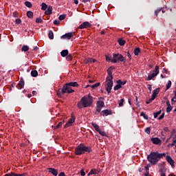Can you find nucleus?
Wrapping results in <instances>:
<instances>
[{
    "label": "nucleus",
    "instance_id": "obj_53",
    "mask_svg": "<svg viewBox=\"0 0 176 176\" xmlns=\"http://www.w3.org/2000/svg\"><path fill=\"white\" fill-rule=\"evenodd\" d=\"M17 14H19V13H17V11H15L13 12L12 16L13 17L17 18Z\"/></svg>",
    "mask_w": 176,
    "mask_h": 176
},
{
    "label": "nucleus",
    "instance_id": "obj_59",
    "mask_svg": "<svg viewBox=\"0 0 176 176\" xmlns=\"http://www.w3.org/2000/svg\"><path fill=\"white\" fill-rule=\"evenodd\" d=\"M175 144H176V140H173V143L169 145H170L171 146H174V145H175Z\"/></svg>",
    "mask_w": 176,
    "mask_h": 176
},
{
    "label": "nucleus",
    "instance_id": "obj_55",
    "mask_svg": "<svg viewBox=\"0 0 176 176\" xmlns=\"http://www.w3.org/2000/svg\"><path fill=\"white\" fill-rule=\"evenodd\" d=\"M80 175L82 176L86 175V173H85V170H83V169L80 170Z\"/></svg>",
    "mask_w": 176,
    "mask_h": 176
},
{
    "label": "nucleus",
    "instance_id": "obj_3",
    "mask_svg": "<svg viewBox=\"0 0 176 176\" xmlns=\"http://www.w3.org/2000/svg\"><path fill=\"white\" fill-rule=\"evenodd\" d=\"M72 87H79V84H78L76 82H70L66 83L63 85L61 89V94H65V93H67V94H71V93H74L75 91L72 89Z\"/></svg>",
    "mask_w": 176,
    "mask_h": 176
},
{
    "label": "nucleus",
    "instance_id": "obj_34",
    "mask_svg": "<svg viewBox=\"0 0 176 176\" xmlns=\"http://www.w3.org/2000/svg\"><path fill=\"white\" fill-rule=\"evenodd\" d=\"M93 61V58H86L84 60V64H89V63H91Z\"/></svg>",
    "mask_w": 176,
    "mask_h": 176
},
{
    "label": "nucleus",
    "instance_id": "obj_62",
    "mask_svg": "<svg viewBox=\"0 0 176 176\" xmlns=\"http://www.w3.org/2000/svg\"><path fill=\"white\" fill-rule=\"evenodd\" d=\"M58 176H66L64 172H61L59 173Z\"/></svg>",
    "mask_w": 176,
    "mask_h": 176
},
{
    "label": "nucleus",
    "instance_id": "obj_15",
    "mask_svg": "<svg viewBox=\"0 0 176 176\" xmlns=\"http://www.w3.org/2000/svg\"><path fill=\"white\" fill-rule=\"evenodd\" d=\"M52 13H53V7L50 6L47 7V9L45 10V14L47 15H50Z\"/></svg>",
    "mask_w": 176,
    "mask_h": 176
},
{
    "label": "nucleus",
    "instance_id": "obj_18",
    "mask_svg": "<svg viewBox=\"0 0 176 176\" xmlns=\"http://www.w3.org/2000/svg\"><path fill=\"white\" fill-rule=\"evenodd\" d=\"M25 175H26L25 173L17 174L14 173H10L6 174L4 176H25Z\"/></svg>",
    "mask_w": 176,
    "mask_h": 176
},
{
    "label": "nucleus",
    "instance_id": "obj_38",
    "mask_svg": "<svg viewBox=\"0 0 176 176\" xmlns=\"http://www.w3.org/2000/svg\"><path fill=\"white\" fill-rule=\"evenodd\" d=\"M25 5L27 6V8H32V3H31L30 1H25Z\"/></svg>",
    "mask_w": 176,
    "mask_h": 176
},
{
    "label": "nucleus",
    "instance_id": "obj_40",
    "mask_svg": "<svg viewBox=\"0 0 176 176\" xmlns=\"http://www.w3.org/2000/svg\"><path fill=\"white\" fill-rule=\"evenodd\" d=\"M171 85H172L171 80H168V83L166 85V90H168V89H170V87H171Z\"/></svg>",
    "mask_w": 176,
    "mask_h": 176
},
{
    "label": "nucleus",
    "instance_id": "obj_37",
    "mask_svg": "<svg viewBox=\"0 0 176 176\" xmlns=\"http://www.w3.org/2000/svg\"><path fill=\"white\" fill-rule=\"evenodd\" d=\"M63 122L64 121L58 122V124L56 126H54V129H60V127L63 126Z\"/></svg>",
    "mask_w": 176,
    "mask_h": 176
},
{
    "label": "nucleus",
    "instance_id": "obj_16",
    "mask_svg": "<svg viewBox=\"0 0 176 176\" xmlns=\"http://www.w3.org/2000/svg\"><path fill=\"white\" fill-rule=\"evenodd\" d=\"M108 115H111V110H103L100 112L101 116H108Z\"/></svg>",
    "mask_w": 176,
    "mask_h": 176
},
{
    "label": "nucleus",
    "instance_id": "obj_50",
    "mask_svg": "<svg viewBox=\"0 0 176 176\" xmlns=\"http://www.w3.org/2000/svg\"><path fill=\"white\" fill-rule=\"evenodd\" d=\"M54 24L55 25H58V24H60V21L56 19L55 21H54Z\"/></svg>",
    "mask_w": 176,
    "mask_h": 176
},
{
    "label": "nucleus",
    "instance_id": "obj_26",
    "mask_svg": "<svg viewBox=\"0 0 176 176\" xmlns=\"http://www.w3.org/2000/svg\"><path fill=\"white\" fill-rule=\"evenodd\" d=\"M96 107H104V102L101 100H98L96 103Z\"/></svg>",
    "mask_w": 176,
    "mask_h": 176
},
{
    "label": "nucleus",
    "instance_id": "obj_20",
    "mask_svg": "<svg viewBox=\"0 0 176 176\" xmlns=\"http://www.w3.org/2000/svg\"><path fill=\"white\" fill-rule=\"evenodd\" d=\"M68 50H64L60 52V55L62 56V57H67L68 55Z\"/></svg>",
    "mask_w": 176,
    "mask_h": 176
},
{
    "label": "nucleus",
    "instance_id": "obj_47",
    "mask_svg": "<svg viewBox=\"0 0 176 176\" xmlns=\"http://www.w3.org/2000/svg\"><path fill=\"white\" fill-rule=\"evenodd\" d=\"M160 176H166V173L164 172V170H163L162 168L160 170Z\"/></svg>",
    "mask_w": 176,
    "mask_h": 176
},
{
    "label": "nucleus",
    "instance_id": "obj_9",
    "mask_svg": "<svg viewBox=\"0 0 176 176\" xmlns=\"http://www.w3.org/2000/svg\"><path fill=\"white\" fill-rule=\"evenodd\" d=\"M166 161L168 162V163H169V164H170L172 168H174V167H175V162L174 160H173V158H171V156L170 155H167L166 157Z\"/></svg>",
    "mask_w": 176,
    "mask_h": 176
},
{
    "label": "nucleus",
    "instance_id": "obj_1",
    "mask_svg": "<svg viewBox=\"0 0 176 176\" xmlns=\"http://www.w3.org/2000/svg\"><path fill=\"white\" fill-rule=\"evenodd\" d=\"M166 157V153H160L157 152H151L148 156H147V160L152 164L153 166H155V164H157L159 162V160L162 159V157Z\"/></svg>",
    "mask_w": 176,
    "mask_h": 176
},
{
    "label": "nucleus",
    "instance_id": "obj_17",
    "mask_svg": "<svg viewBox=\"0 0 176 176\" xmlns=\"http://www.w3.org/2000/svg\"><path fill=\"white\" fill-rule=\"evenodd\" d=\"M122 80H118L117 81V85L114 87V90H119V89H122Z\"/></svg>",
    "mask_w": 176,
    "mask_h": 176
},
{
    "label": "nucleus",
    "instance_id": "obj_54",
    "mask_svg": "<svg viewBox=\"0 0 176 176\" xmlns=\"http://www.w3.org/2000/svg\"><path fill=\"white\" fill-rule=\"evenodd\" d=\"M171 102H172V104H174V102H176V96H174V97L171 99Z\"/></svg>",
    "mask_w": 176,
    "mask_h": 176
},
{
    "label": "nucleus",
    "instance_id": "obj_27",
    "mask_svg": "<svg viewBox=\"0 0 176 176\" xmlns=\"http://www.w3.org/2000/svg\"><path fill=\"white\" fill-rule=\"evenodd\" d=\"M102 109V107H100L98 106H96V109L95 111V115H98V113H100V112H101V110Z\"/></svg>",
    "mask_w": 176,
    "mask_h": 176
},
{
    "label": "nucleus",
    "instance_id": "obj_25",
    "mask_svg": "<svg viewBox=\"0 0 176 176\" xmlns=\"http://www.w3.org/2000/svg\"><path fill=\"white\" fill-rule=\"evenodd\" d=\"M140 53H141V50L140 49V47H136L134 50V54H135V56H138V54H140Z\"/></svg>",
    "mask_w": 176,
    "mask_h": 176
},
{
    "label": "nucleus",
    "instance_id": "obj_31",
    "mask_svg": "<svg viewBox=\"0 0 176 176\" xmlns=\"http://www.w3.org/2000/svg\"><path fill=\"white\" fill-rule=\"evenodd\" d=\"M47 8V5L45 3H41V10H46Z\"/></svg>",
    "mask_w": 176,
    "mask_h": 176
},
{
    "label": "nucleus",
    "instance_id": "obj_52",
    "mask_svg": "<svg viewBox=\"0 0 176 176\" xmlns=\"http://www.w3.org/2000/svg\"><path fill=\"white\" fill-rule=\"evenodd\" d=\"M164 113H163L159 118L158 120H162V119H164Z\"/></svg>",
    "mask_w": 176,
    "mask_h": 176
},
{
    "label": "nucleus",
    "instance_id": "obj_21",
    "mask_svg": "<svg viewBox=\"0 0 176 176\" xmlns=\"http://www.w3.org/2000/svg\"><path fill=\"white\" fill-rule=\"evenodd\" d=\"M160 68L158 65H156L154 70H153V74H157V75H159Z\"/></svg>",
    "mask_w": 176,
    "mask_h": 176
},
{
    "label": "nucleus",
    "instance_id": "obj_14",
    "mask_svg": "<svg viewBox=\"0 0 176 176\" xmlns=\"http://www.w3.org/2000/svg\"><path fill=\"white\" fill-rule=\"evenodd\" d=\"M16 89H19V90H21V89H24V80L23 79L20 80L18 85H16Z\"/></svg>",
    "mask_w": 176,
    "mask_h": 176
},
{
    "label": "nucleus",
    "instance_id": "obj_46",
    "mask_svg": "<svg viewBox=\"0 0 176 176\" xmlns=\"http://www.w3.org/2000/svg\"><path fill=\"white\" fill-rule=\"evenodd\" d=\"M161 12H162V8L157 9V10L155 12V15L157 17V15H158L159 13H160Z\"/></svg>",
    "mask_w": 176,
    "mask_h": 176
},
{
    "label": "nucleus",
    "instance_id": "obj_58",
    "mask_svg": "<svg viewBox=\"0 0 176 176\" xmlns=\"http://www.w3.org/2000/svg\"><path fill=\"white\" fill-rule=\"evenodd\" d=\"M57 96L59 98H61V92H60V90L57 91Z\"/></svg>",
    "mask_w": 176,
    "mask_h": 176
},
{
    "label": "nucleus",
    "instance_id": "obj_63",
    "mask_svg": "<svg viewBox=\"0 0 176 176\" xmlns=\"http://www.w3.org/2000/svg\"><path fill=\"white\" fill-rule=\"evenodd\" d=\"M166 106L167 107H171V104H170V101H166Z\"/></svg>",
    "mask_w": 176,
    "mask_h": 176
},
{
    "label": "nucleus",
    "instance_id": "obj_32",
    "mask_svg": "<svg viewBox=\"0 0 176 176\" xmlns=\"http://www.w3.org/2000/svg\"><path fill=\"white\" fill-rule=\"evenodd\" d=\"M22 52H28L30 50V47L28 45H24L21 48Z\"/></svg>",
    "mask_w": 176,
    "mask_h": 176
},
{
    "label": "nucleus",
    "instance_id": "obj_7",
    "mask_svg": "<svg viewBox=\"0 0 176 176\" xmlns=\"http://www.w3.org/2000/svg\"><path fill=\"white\" fill-rule=\"evenodd\" d=\"M90 27H91V23L87 21H85V22H83L81 25H80L78 26V28L80 30H83V28H90Z\"/></svg>",
    "mask_w": 176,
    "mask_h": 176
},
{
    "label": "nucleus",
    "instance_id": "obj_45",
    "mask_svg": "<svg viewBox=\"0 0 176 176\" xmlns=\"http://www.w3.org/2000/svg\"><path fill=\"white\" fill-rule=\"evenodd\" d=\"M170 111H173V106L167 107V108H166L167 113H170Z\"/></svg>",
    "mask_w": 176,
    "mask_h": 176
},
{
    "label": "nucleus",
    "instance_id": "obj_4",
    "mask_svg": "<svg viewBox=\"0 0 176 176\" xmlns=\"http://www.w3.org/2000/svg\"><path fill=\"white\" fill-rule=\"evenodd\" d=\"M85 152H91V147L90 146H86L83 144H80L78 145L75 150V155H83Z\"/></svg>",
    "mask_w": 176,
    "mask_h": 176
},
{
    "label": "nucleus",
    "instance_id": "obj_41",
    "mask_svg": "<svg viewBox=\"0 0 176 176\" xmlns=\"http://www.w3.org/2000/svg\"><path fill=\"white\" fill-rule=\"evenodd\" d=\"M98 86H100V82H97L95 85H91V89H97Z\"/></svg>",
    "mask_w": 176,
    "mask_h": 176
},
{
    "label": "nucleus",
    "instance_id": "obj_10",
    "mask_svg": "<svg viewBox=\"0 0 176 176\" xmlns=\"http://www.w3.org/2000/svg\"><path fill=\"white\" fill-rule=\"evenodd\" d=\"M75 122V118L72 117V118H70L67 122L65 124V129H67L68 127H71V126H72V123Z\"/></svg>",
    "mask_w": 176,
    "mask_h": 176
},
{
    "label": "nucleus",
    "instance_id": "obj_30",
    "mask_svg": "<svg viewBox=\"0 0 176 176\" xmlns=\"http://www.w3.org/2000/svg\"><path fill=\"white\" fill-rule=\"evenodd\" d=\"M48 36L50 39H54V34H53V31L50 30L49 32Z\"/></svg>",
    "mask_w": 176,
    "mask_h": 176
},
{
    "label": "nucleus",
    "instance_id": "obj_11",
    "mask_svg": "<svg viewBox=\"0 0 176 176\" xmlns=\"http://www.w3.org/2000/svg\"><path fill=\"white\" fill-rule=\"evenodd\" d=\"M48 172L52 174V175L57 176L58 175V169H55L54 168H48Z\"/></svg>",
    "mask_w": 176,
    "mask_h": 176
},
{
    "label": "nucleus",
    "instance_id": "obj_6",
    "mask_svg": "<svg viewBox=\"0 0 176 176\" xmlns=\"http://www.w3.org/2000/svg\"><path fill=\"white\" fill-rule=\"evenodd\" d=\"M121 61V63H126V58L123 56V55L120 54H114L113 56V58L111 60V63H116Z\"/></svg>",
    "mask_w": 176,
    "mask_h": 176
},
{
    "label": "nucleus",
    "instance_id": "obj_44",
    "mask_svg": "<svg viewBox=\"0 0 176 176\" xmlns=\"http://www.w3.org/2000/svg\"><path fill=\"white\" fill-rule=\"evenodd\" d=\"M98 133H99V134H100V135H102L103 137H105V135H107V134L101 129H99V131H98Z\"/></svg>",
    "mask_w": 176,
    "mask_h": 176
},
{
    "label": "nucleus",
    "instance_id": "obj_48",
    "mask_svg": "<svg viewBox=\"0 0 176 176\" xmlns=\"http://www.w3.org/2000/svg\"><path fill=\"white\" fill-rule=\"evenodd\" d=\"M145 133H146V134H151V127L146 128Z\"/></svg>",
    "mask_w": 176,
    "mask_h": 176
},
{
    "label": "nucleus",
    "instance_id": "obj_12",
    "mask_svg": "<svg viewBox=\"0 0 176 176\" xmlns=\"http://www.w3.org/2000/svg\"><path fill=\"white\" fill-rule=\"evenodd\" d=\"M151 140L153 144H155V145L162 144V140L159 138H152Z\"/></svg>",
    "mask_w": 176,
    "mask_h": 176
},
{
    "label": "nucleus",
    "instance_id": "obj_23",
    "mask_svg": "<svg viewBox=\"0 0 176 176\" xmlns=\"http://www.w3.org/2000/svg\"><path fill=\"white\" fill-rule=\"evenodd\" d=\"M118 43L120 46H124L126 41L123 40V38H120L118 39Z\"/></svg>",
    "mask_w": 176,
    "mask_h": 176
},
{
    "label": "nucleus",
    "instance_id": "obj_5",
    "mask_svg": "<svg viewBox=\"0 0 176 176\" xmlns=\"http://www.w3.org/2000/svg\"><path fill=\"white\" fill-rule=\"evenodd\" d=\"M108 76L106 78V81L104 82V87L108 94L111 93V67H109L107 69Z\"/></svg>",
    "mask_w": 176,
    "mask_h": 176
},
{
    "label": "nucleus",
    "instance_id": "obj_49",
    "mask_svg": "<svg viewBox=\"0 0 176 176\" xmlns=\"http://www.w3.org/2000/svg\"><path fill=\"white\" fill-rule=\"evenodd\" d=\"M15 23L16 24H21V19H16Z\"/></svg>",
    "mask_w": 176,
    "mask_h": 176
},
{
    "label": "nucleus",
    "instance_id": "obj_60",
    "mask_svg": "<svg viewBox=\"0 0 176 176\" xmlns=\"http://www.w3.org/2000/svg\"><path fill=\"white\" fill-rule=\"evenodd\" d=\"M153 101L151 98H150L148 100H146V104H151Z\"/></svg>",
    "mask_w": 176,
    "mask_h": 176
},
{
    "label": "nucleus",
    "instance_id": "obj_19",
    "mask_svg": "<svg viewBox=\"0 0 176 176\" xmlns=\"http://www.w3.org/2000/svg\"><path fill=\"white\" fill-rule=\"evenodd\" d=\"M155 76H157V74L153 73L151 74H149L147 77L146 80H152L153 78H155Z\"/></svg>",
    "mask_w": 176,
    "mask_h": 176
},
{
    "label": "nucleus",
    "instance_id": "obj_56",
    "mask_svg": "<svg viewBox=\"0 0 176 176\" xmlns=\"http://www.w3.org/2000/svg\"><path fill=\"white\" fill-rule=\"evenodd\" d=\"M148 89L149 90V93H151V91H152V85H148Z\"/></svg>",
    "mask_w": 176,
    "mask_h": 176
},
{
    "label": "nucleus",
    "instance_id": "obj_39",
    "mask_svg": "<svg viewBox=\"0 0 176 176\" xmlns=\"http://www.w3.org/2000/svg\"><path fill=\"white\" fill-rule=\"evenodd\" d=\"M67 17L66 14H61L58 16V19L62 21V20H64Z\"/></svg>",
    "mask_w": 176,
    "mask_h": 176
},
{
    "label": "nucleus",
    "instance_id": "obj_61",
    "mask_svg": "<svg viewBox=\"0 0 176 176\" xmlns=\"http://www.w3.org/2000/svg\"><path fill=\"white\" fill-rule=\"evenodd\" d=\"M175 133H176L175 129H173V130L172 131V133H171V136L173 137V135H175Z\"/></svg>",
    "mask_w": 176,
    "mask_h": 176
},
{
    "label": "nucleus",
    "instance_id": "obj_29",
    "mask_svg": "<svg viewBox=\"0 0 176 176\" xmlns=\"http://www.w3.org/2000/svg\"><path fill=\"white\" fill-rule=\"evenodd\" d=\"M92 126L93 127H94L95 130L98 132L101 129H100V126H98L97 124L92 123Z\"/></svg>",
    "mask_w": 176,
    "mask_h": 176
},
{
    "label": "nucleus",
    "instance_id": "obj_57",
    "mask_svg": "<svg viewBox=\"0 0 176 176\" xmlns=\"http://www.w3.org/2000/svg\"><path fill=\"white\" fill-rule=\"evenodd\" d=\"M106 61H109V63L111 61V57L108 55H106Z\"/></svg>",
    "mask_w": 176,
    "mask_h": 176
},
{
    "label": "nucleus",
    "instance_id": "obj_28",
    "mask_svg": "<svg viewBox=\"0 0 176 176\" xmlns=\"http://www.w3.org/2000/svg\"><path fill=\"white\" fill-rule=\"evenodd\" d=\"M27 16L29 19H32V17H34V12H32V11H28Z\"/></svg>",
    "mask_w": 176,
    "mask_h": 176
},
{
    "label": "nucleus",
    "instance_id": "obj_8",
    "mask_svg": "<svg viewBox=\"0 0 176 176\" xmlns=\"http://www.w3.org/2000/svg\"><path fill=\"white\" fill-rule=\"evenodd\" d=\"M74 35H75V32H69V33H66L65 34L61 36V39H67L69 40L71 39V38H72V36H74Z\"/></svg>",
    "mask_w": 176,
    "mask_h": 176
},
{
    "label": "nucleus",
    "instance_id": "obj_2",
    "mask_svg": "<svg viewBox=\"0 0 176 176\" xmlns=\"http://www.w3.org/2000/svg\"><path fill=\"white\" fill-rule=\"evenodd\" d=\"M93 102V96L88 94L87 98L84 96L80 99V100L77 103V107L79 109H82V108H87L89 107H91Z\"/></svg>",
    "mask_w": 176,
    "mask_h": 176
},
{
    "label": "nucleus",
    "instance_id": "obj_51",
    "mask_svg": "<svg viewBox=\"0 0 176 176\" xmlns=\"http://www.w3.org/2000/svg\"><path fill=\"white\" fill-rule=\"evenodd\" d=\"M126 56L129 57V60H131V54H130L129 51L126 52Z\"/></svg>",
    "mask_w": 176,
    "mask_h": 176
},
{
    "label": "nucleus",
    "instance_id": "obj_13",
    "mask_svg": "<svg viewBox=\"0 0 176 176\" xmlns=\"http://www.w3.org/2000/svg\"><path fill=\"white\" fill-rule=\"evenodd\" d=\"M100 173H101V170L100 169L93 168L89 171V173H88V175H94L96 174H100Z\"/></svg>",
    "mask_w": 176,
    "mask_h": 176
},
{
    "label": "nucleus",
    "instance_id": "obj_35",
    "mask_svg": "<svg viewBox=\"0 0 176 176\" xmlns=\"http://www.w3.org/2000/svg\"><path fill=\"white\" fill-rule=\"evenodd\" d=\"M124 104V99L122 98L121 100H119L118 105L119 107H123Z\"/></svg>",
    "mask_w": 176,
    "mask_h": 176
},
{
    "label": "nucleus",
    "instance_id": "obj_43",
    "mask_svg": "<svg viewBox=\"0 0 176 176\" xmlns=\"http://www.w3.org/2000/svg\"><path fill=\"white\" fill-rule=\"evenodd\" d=\"M67 61H71L72 60V54H69L66 56Z\"/></svg>",
    "mask_w": 176,
    "mask_h": 176
},
{
    "label": "nucleus",
    "instance_id": "obj_22",
    "mask_svg": "<svg viewBox=\"0 0 176 176\" xmlns=\"http://www.w3.org/2000/svg\"><path fill=\"white\" fill-rule=\"evenodd\" d=\"M160 92V88H157L153 91V95L157 97V94H159Z\"/></svg>",
    "mask_w": 176,
    "mask_h": 176
},
{
    "label": "nucleus",
    "instance_id": "obj_36",
    "mask_svg": "<svg viewBox=\"0 0 176 176\" xmlns=\"http://www.w3.org/2000/svg\"><path fill=\"white\" fill-rule=\"evenodd\" d=\"M160 113H162V110H160L155 113H153L154 118L156 119V118H157V116H159V115H160Z\"/></svg>",
    "mask_w": 176,
    "mask_h": 176
},
{
    "label": "nucleus",
    "instance_id": "obj_24",
    "mask_svg": "<svg viewBox=\"0 0 176 176\" xmlns=\"http://www.w3.org/2000/svg\"><path fill=\"white\" fill-rule=\"evenodd\" d=\"M31 76L33 77V78H36V76H38V71L36 70H32L31 72Z\"/></svg>",
    "mask_w": 176,
    "mask_h": 176
},
{
    "label": "nucleus",
    "instance_id": "obj_42",
    "mask_svg": "<svg viewBox=\"0 0 176 176\" xmlns=\"http://www.w3.org/2000/svg\"><path fill=\"white\" fill-rule=\"evenodd\" d=\"M36 23H43V19H42L41 17L36 19Z\"/></svg>",
    "mask_w": 176,
    "mask_h": 176
},
{
    "label": "nucleus",
    "instance_id": "obj_33",
    "mask_svg": "<svg viewBox=\"0 0 176 176\" xmlns=\"http://www.w3.org/2000/svg\"><path fill=\"white\" fill-rule=\"evenodd\" d=\"M140 116H142L146 120H148V119H149V117L144 112L140 113Z\"/></svg>",
    "mask_w": 176,
    "mask_h": 176
},
{
    "label": "nucleus",
    "instance_id": "obj_64",
    "mask_svg": "<svg viewBox=\"0 0 176 176\" xmlns=\"http://www.w3.org/2000/svg\"><path fill=\"white\" fill-rule=\"evenodd\" d=\"M164 131H166V133H168V127H165L164 129Z\"/></svg>",
    "mask_w": 176,
    "mask_h": 176
}]
</instances>
